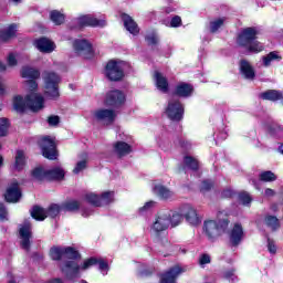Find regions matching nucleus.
<instances>
[{"label": "nucleus", "mask_w": 283, "mask_h": 283, "mask_svg": "<svg viewBox=\"0 0 283 283\" xmlns=\"http://www.w3.org/2000/svg\"><path fill=\"white\" fill-rule=\"evenodd\" d=\"M38 88L36 81H27L25 90L29 93L25 98L21 95L13 97V109L21 113L25 112V107H29L31 112H41L45 107V97L41 93H36Z\"/></svg>", "instance_id": "nucleus-1"}, {"label": "nucleus", "mask_w": 283, "mask_h": 283, "mask_svg": "<svg viewBox=\"0 0 283 283\" xmlns=\"http://www.w3.org/2000/svg\"><path fill=\"white\" fill-rule=\"evenodd\" d=\"M94 264H98V270L101 271L102 275H107V272L109 271V264H107L105 260L96 258L85 260L83 265L71 261L62 265V273L66 275L67 280H74V277H78V275H81V271H87V269H90V266H94Z\"/></svg>", "instance_id": "nucleus-2"}, {"label": "nucleus", "mask_w": 283, "mask_h": 283, "mask_svg": "<svg viewBox=\"0 0 283 283\" xmlns=\"http://www.w3.org/2000/svg\"><path fill=\"white\" fill-rule=\"evenodd\" d=\"M229 212L221 210L217 213V220H206L203 222V235L210 241L217 240L229 229Z\"/></svg>", "instance_id": "nucleus-3"}, {"label": "nucleus", "mask_w": 283, "mask_h": 283, "mask_svg": "<svg viewBox=\"0 0 283 283\" xmlns=\"http://www.w3.org/2000/svg\"><path fill=\"white\" fill-rule=\"evenodd\" d=\"M255 39H258V29L245 28L239 33L237 43L240 48H245L247 52L260 54L264 51V45Z\"/></svg>", "instance_id": "nucleus-4"}, {"label": "nucleus", "mask_w": 283, "mask_h": 283, "mask_svg": "<svg viewBox=\"0 0 283 283\" xmlns=\"http://www.w3.org/2000/svg\"><path fill=\"white\" fill-rule=\"evenodd\" d=\"M43 81H44V94L48 98H59V84L61 83V76L54 72H44L43 73Z\"/></svg>", "instance_id": "nucleus-5"}, {"label": "nucleus", "mask_w": 283, "mask_h": 283, "mask_svg": "<svg viewBox=\"0 0 283 283\" xmlns=\"http://www.w3.org/2000/svg\"><path fill=\"white\" fill-rule=\"evenodd\" d=\"M125 67H127L126 62L111 60L105 66L104 76H106L108 81H120L123 76H125Z\"/></svg>", "instance_id": "nucleus-6"}, {"label": "nucleus", "mask_w": 283, "mask_h": 283, "mask_svg": "<svg viewBox=\"0 0 283 283\" xmlns=\"http://www.w3.org/2000/svg\"><path fill=\"white\" fill-rule=\"evenodd\" d=\"M72 30H81V28H105L107 21L105 19H96L92 14L81 15L77 19L73 20Z\"/></svg>", "instance_id": "nucleus-7"}, {"label": "nucleus", "mask_w": 283, "mask_h": 283, "mask_svg": "<svg viewBox=\"0 0 283 283\" xmlns=\"http://www.w3.org/2000/svg\"><path fill=\"white\" fill-rule=\"evenodd\" d=\"M84 199L93 207H105L114 202V191H104L98 196L96 192H87Z\"/></svg>", "instance_id": "nucleus-8"}, {"label": "nucleus", "mask_w": 283, "mask_h": 283, "mask_svg": "<svg viewBox=\"0 0 283 283\" xmlns=\"http://www.w3.org/2000/svg\"><path fill=\"white\" fill-rule=\"evenodd\" d=\"M63 211V206L60 207L59 205H51L48 211L39 206H35L31 210V217L34 220L43 221L49 216L50 218H56L59 213Z\"/></svg>", "instance_id": "nucleus-9"}, {"label": "nucleus", "mask_w": 283, "mask_h": 283, "mask_svg": "<svg viewBox=\"0 0 283 283\" xmlns=\"http://www.w3.org/2000/svg\"><path fill=\"white\" fill-rule=\"evenodd\" d=\"M119 138H122V140L114 145L117 156H127L132 154L134 149V137H132V135L122 134L119 135Z\"/></svg>", "instance_id": "nucleus-10"}, {"label": "nucleus", "mask_w": 283, "mask_h": 283, "mask_svg": "<svg viewBox=\"0 0 283 283\" xmlns=\"http://www.w3.org/2000/svg\"><path fill=\"white\" fill-rule=\"evenodd\" d=\"M165 112L170 120H182V116H185V106H182L180 101L171 98L168 101Z\"/></svg>", "instance_id": "nucleus-11"}, {"label": "nucleus", "mask_w": 283, "mask_h": 283, "mask_svg": "<svg viewBox=\"0 0 283 283\" xmlns=\"http://www.w3.org/2000/svg\"><path fill=\"white\" fill-rule=\"evenodd\" d=\"M73 50L77 56H83V59H92V56H94V49L92 48V43L85 39L74 40Z\"/></svg>", "instance_id": "nucleus-12"}, {"label": "nucleus", "mask_w": 283, "mask_h": 283, "mask_svg": "<svg viewBox=\"0 0 283 283\" xmlns=\"http://www.w3.org/2000/svg\"><path fill=\"white\" fill-rule=\"evenodd\" d=\"M41 149L44 158H48L49 160H56L59 153H56V143L54 142V137H43L41 140Z\"/></svg>", "instance_id": "nucleus-13"}, {"label": "nucleus", "mask_w": 283, "mask_h": 283, "mask_svg": "<svg viewBox=\"0 0 283 283\" xmlns=\"http://www.w3.org/2000/svg\"><path fill=\"white\" fill-rule=\"evenodd\" d=\"M169 229V217L167 214H157L150 224V233L158 235Z\"/></svg>", "instance_id": "nucleus-14"}, {"label": "nucleus", "mask_w": 283, "mask_h": 283, "mask_svg": "<svg viewBox=\"0 0 283 283\" xmlns=\"http://www.w3.org/2000/svg\"><path fill=\"white\" fill-rule=\"evenodd\" d=\"M19 234L21 239V248L24 251H30V238H32V226L30 224L29 220L24 221V223L20 226Z\"/></svg>", "instance_id": "nucleus-15"}, {"label": "nucleus", "mask_w": 283, "mask_h": 283, "mask_svg": "<svg viewBox=\"0 0 283 283\" xmlns=\"http://www.w3.org/2000/svg\"><path fill=\"white\" fill-rule=\"evenodd\" d=\"M180 211L186 219V222L192 224V227H198V224H200V217H198V211L193 206L186 203L180 207Z\"/></svg>", "instance_id": "nucleus-16"}, {"label": "nucleus", "mask_w": 283, "mask_h": 283, "mask_svg": "<svg viewBox=\"0 0 283 283\" xmlns=\"http://www.w3.org/2000/svg\"><path fill=\"white\" fill-rule=\"evenodd\" d=\"M125 103V94L120 91H111L106 94L105 105L108 107H120Z\"/></svg>", "instance_id": "nucleus-17"}, {"label": "nucleus", "mask_w": 283, "mask_h": 283, "mask_svg": "<svg viewBox=\"0 0 283 283\" xmlns=\"http://www.w3.org/2000/svg\"><path fill=\"white\" fill-rule=\"evenodd\" d=\"M94 118L104 123V125H109L116 120V112L113 109H97L94 112Z\"/></svg>", "instance_id": "nucleus-18"}, {"label": "nucleus", "mask_w": 283, "mask_h": 283, "mask_svg": "<svg viewBox=\"0 0 283 283\" xmlns=\"http://www.w3.org/2000/svg\"><path fill=\"white\" fill-rule=\"evenodd\" d=\"M153 193H155V196H158V198H161V200H171V198L176 196V193L171 189L165 187L161 184L153 185Z\"/></svg>", "instance_id": "nucleus-19"}, {"label": "nucleus", "mask_w": 283, "mask_h": 283, "mask_svg": "<svg viewBox=\"0 0 283 283\" xmlns=\"http://www.w3.org/2000/svg\"><path fill=\"white\" fill-rule=\"evenodd\" d=\"M7 202H18L21 200V189H19V182L13 181L4 195Z\"/></svg>", "instance_id": "nucleus-20"}, {"label": "nucleus", "mask_w": 283, "mask_h": 283, "mask_svg": "<svg viewBox=\"0 0 283 283\" xmlns=\"http://www.w3.org/2000/svg\"><path fill=\"white\" fill-rule=\"evenodd\" d=\"M174 94L180 98H189L193 95V85L189 83H178L175 87Z\"/></svg>", "instance_id": "nucleus-21"}, {"label": "nucleus", "mask_w": 283, "mask_h": 283, "mask_svg": "<svg viewBox=\"0 0 283 283\" xmlns=\"http://www.w3.org/2000/svg\"><path fill=\"white\" fill-rule=\"evenodd\" d=\"M78 209H81V213H82L83 218H88V216H92L91 210H85V209L81 208V202H78L74 199H71L62 205L63 211H78Z\"/></svg>", "instance_id": "nucleus-22"}, {"label": "nucleus", "mask_w": 283, "mask_h": 283, "mask_svg": "<svg viewBox=\"0 0 283 283\" xmlns=\"http://www.w3.org/2000/svg\"><path fill=\"white\" fill-rule=\"evenodd\" d=\"M240 74L247 81H253L255 78V69L247 60L240 62Z\"/></svg>", "instance_id": "nucleus-23"}, {"label": "nucleus", "mask_w": 283, "mask_h": 283, "mask_svg": "<svg viewBox=\"0 0 283 283\" xmlns=\"http://www.w3.org/2000/svg\"><path fill=\"white\" fill-rule=\"evenodd\" d=\"M154 81L159 92H163V94H167L169 92V82L167 81V77L163 75V73L155 71Z\"/></svg>", "instance_id": "nucleus-24"}, {"label": "nucleus", "mask_w": 283, "mask_h": 283, "mask_svg": "<svg viewBox=\"0 0 283 283\" xmlns=\"http://www.w3.org/2000/svg\"><path fill=\"white\" fill-rule=\"evenodd\" d=\"M35 48L43 52L44 54H50L51 52H54V49L56 45H54V42L48 40L46 38L39 39L34 42Z\"/></svg>", "instance_id": "nucleus-25"}, {"label": "nucleus", "mask_w": 283, "mask_h": 283, "mask_svg": "<svg viewBox=\"0 0 283 283\" xmlns=\"http://www.w3.org/2000/svg\"><path fill=\"white\" fill-rule=\"evenodd\" d=\"M122 21H124V28H126L127 32L136 36L140 32V29L138 28V24L129 14H122Z\"/></svg>", "instance_id": "nucleus-26"}, {"label": "nucleus", "mask_w": 283, "mask_h": 283, "mask_svg": "<svg viewBox=\"0 0 283 283\" xmlns=\"http://www.w3.org/2000/svg\"><path fill=\"white\" fill-rule=\"evenodd\" d=\"M182 273L180 266H174L169 271L161 274L160 283H176V277Z\"/></svg>", "instance_id": "nucleus-27"}, {"label": "nucleus", "mask_w": 283, "mask_h": 283, "mask_svg": "<svg viewBox=\"0 0 283 283\" xmlns=\"http://www.w3.org/2000/svg\"><path fill=\"white\" fill-rule=\"evenodd\" d=\"M242 238H244V230L240 223H235L230 233V242L233 247H238L242 242Z\"/></svg>", "instance_id": "nucleus-28"}, {"label": "nucleus", "mask_w": 283, "mask_h": 283, "mask_svg": "<svg viewBox=\"0 0 283 283\" xmlns=\"http://www.w3.org/2000/svg\"><path fill=\"white\" fill-rule=\"evenodd\" d=\"M63 253H64V260H71V261H65L60 264L61 271H63V266L70 262H76L75 260H78L80 254L76 249L72 247H63Z\"/></svg>", "instance_id": "nucleus-29"}, {"label": "nucleus", "mask_w": 283, "mask_h": 283, "mask_svg": "<svg viewBox=\"0 0 283 283\" xmlns=\"http://www.w3.org/2000/svg\"><path fill=\"white\" fill-rule=\"evenodd\" d=\"M263 67H271L275 61H282V56L277 51H272L269 54L261 57Z\"/></svg>", "instance_id": "nucleus-30"}, {"label": "nucleus", "mask_w": 283, "mask_h": 283, "mask_svg": "<svg viewBox=\"0 0 283 283\" xmlns=\"http://www.w3.org/2000/svg\"><path fill=\"white\" fill-rule=\"evenodd\" d=\"M17 36V24H10L7 29L0 31V41H10Z\"/></svg>", "instance_id": "nucleus-31"}, {"label": "nucleus", "mask_w": 283, "mask_h": 283, "mask_svg": "<svg viewBox=\"0 0 283 283\" xmlns=\"http://www.w3.org/2000/svg\"><path fill=\"white\" fill-rule=\"evenodd\" d=\"M265 227H268V229H270V231H277V229H280L281 224H280V219H277V217L272 216V214H266L264 217L263 220Z\"/></svg>", "instance_id": "nucleus-32"}, {"label": "nucleus", "mask_w": 283, "mask_h": 283, "mask_svg": "<svg viewBox=\"0 0 283 283\" xmlns=\"http://www.w3.org/2000/svg\"><path fill=\"white\" fill-rule=\"evenodd\" d=\"M63 178H65V170L61 167L46 170V180H63Z\"/></svg>", "instance_id": "nucleus-33"}, {"label": "nucleus", "mask_w": 283, "mask_h": 283, "mask_svg": "<svg viewBox=\"0 0 283 283\" xmlns=\"http://www.w3.org/2000/svg\"><path fill=\"white\" fill-rule=\"evenodd\" d=\"M21 76L22 78H31L29 81H36V78L41 76V72H39L36 69L24 66L21 71Z\"/></svg>", "instance_id": "nucleus-34"}, {"label": "nucleus", "mask_w": 283, "mask_h": 283, "mask_svg": "<svg viewBox=\"0 0 283 283\" xmlns=\"http://www.w3.org/2000/svg\"><path fill=\"white\" fill-rule=\"evenodd\" d=\"M263 101H283V93L280 91H266L261 94Z\"/></svg>", "instance_id": "nucleus-35"}, {"label": "nucleus", "mask_w": 283, "mask_h": 283, "mask_svg": "<svg viewBox=\"0 0 283 283\" xmlns=\"http://www.w3.org/2000/svg\"><path fill=\"white\" fill-rule=\"evenodd\" d=\"M167 216L169 217V227H178V224H180L185 218L180 211V208L178 211H174Z\"/></svg>", "instance_id": "nucleus-36"}, {"label": "nucleus", "mask_w": 283, "mask_h": 283, "mask_svg": "<svg viewBox=\"0 0 283 283\" xmlns=\"http://www.w3.org/2000/svg\"><path fill=\"white\" fill-rule=\"evenodd\" d=\"M23 167H25V153L23 150H17L14 169H17V171H21Z\"/></svg>", "instance_id": "nucleus-37"}, {"label": "nucleus", "mask_w": 283, "mask_h": 283, "mask_svg": "<svg viewBox=\"0 0 283 283\" xmlns=\"http://www.w3.org/2000/svg\"><path fill=\"white\" fill-rule=\"evenodd\" d=\"M227 23V18H216L212 21H210V32L216 33L220 30Z\"/></svg>", "instance_id": "nucleus-38"}, {"label": "nucleus", "mask_w": 283, "mask_h": 283, "mask_svg": "<svg viewBox=\"0 0 283 283\" xmlns=\"http://www.w3.org/2000/svg\"><path fill=\"white\" fill-rule=\"evenodd\" d=\"M50 258L55 261L65 260V254L63 253V247L51 248Z\"/></svg>", "instance_id": "nucleus-39"}, {"label": "nucleus", "mask_w": 283, "mask_h": 283, "mask_svg": "<svg viewBox=\"0 0 283 283\" xmlns=\"http://www.w3.org/2000/svg\"><path fill=\"white\" fill-rule=\"evenodd\" d=\"M184 165L188 169H191L192 171H198L199 164H198V160L193 157L186 156L184 158Z\"/></svg>", "instance_id": "nucleus-40"}, {"label": "nucleus", "mask_w": 283, "mask_h": 283, "mask_svg": "<svg viewBox=\"0 0 283 283\" xmlns=\"http://www.w3.org/2000/svg\"><path fill=\"white\" fill-rule=\"evenodd\" d=\"M32 177L35 178V180H48V170L38 167L33 169Z\"/></svg>", "instance_id": "nucleus-41"}, {"label": "nucleus", "mask_w": 283, "mask_h": 283, "mask_svg": "<svg viewBox=\"0 0 283 283\" xmlns=\"http://www.w3.org/2000/svg\"><path fill=\"white\" fill-rule=\"evenodd\" d=\"M269 132L274 138H283V127L277 124L270 126Z\"/></svg>", "instance_id": "nucleus-42"}, {"label": "nucleus", "mask_w": 283, "mask_h": 283, "mask_svg": "<svg viewBox=\"0 0 283 283\" xmlns=\"http://www.w3.org/2000/svg\"><path fill=\"white\" fill-rule=\"evenodd\" d=\"M260 180H262L263 182H273L277 180V176H275L273 171L268 170L260 174Z\"/></svg>", "instance_id": "nucleus-43"}, {"label": "nucleus", "mask_w": 283, "mask_h": 283, "mask_svg": "<svg viewBox=\"0 0 283 283\" xmlns=\"http://www.w3.org/2000/svg\"><path fill=\"white\" fill-rule=\"evenodd\" d=\"M50 17H51V21H53V23H55V25H61V23H63V21H65V15H63L59 11H51Z\"/></svg>", "instance_id": "nucleus-44"}, {"label": "nucleus", "mask_w": 283, "mask_h": 283, "mask_svg": "<svg viewBox=\"0 0 283 283\" xmlns=\"http://www.w3.org/2000/svg\"><path fill=\"white\" fill-rule=\"evenodd\" d=\"M154 207H156L155 201H147L143 207L138 209L139 216H145V213H147V211H151Z\"/></svg>", "instance_id": "nucleus-45"}, {"label": "nucleus", "mask_w": 283, "mask_h": 283, "mask_svg": "<svg viewBox=\"0 0 283 283\" xmlns=\"http://www.w3.org/2000/svg\"><path fill=\"white\" fill-rule=\"evenodd\" d=\"M10 123L7 118H0V136H6L8 134V128Z\"/></svg>", "instance_id": "nucleus-46"}, {"label": "nucleus", "mask_w": 283, "mask_h": 283, "mask_svg": "<svg viewBox=\"0 0 283 283\" xmlns=\"http://www.w3.org/2000/svg\"><path fill=\"white\" fill-rule=\"evenodd\" d=\"M251 195L249 192H241L239 193V202H242L244 206H249L252 202Z\"/></svg>", "instance_id": "nucleus-47"}, {"label": "nucleus", "mask_w": 283, "mask_h": 283, "mask_svg": "<svg viewBox=\"0 0 283 283\" xmlns=\"http://www.w3.org/2000/svg\"><path fill=\"white\" fill-rule=\"evenodd\" d=\"M224 280H228L229 282H235L238 280V276H235V270H228L223 273Z\"/></svg>", "instance_id": "nucleus-48"}, {"label": "nucleus", "mask_w": 283, "mask_h": 283, "mask_svg": "<svg viewBox=\"0 0 283 283\" xmlns=\"http://www.w3.org/2000/svg\"><path fill=\"white\" fill-rule=\"evenodd\" d=\"M87 167V161L85 160H81L76 164L75 168L73 169V174H81V171H83L84 169H86Z\"/></svg>", "instance_id": "nucleus-49"}, {"label": "nucleus", "mask_w": 283, "mask_h": 283, "mask_svg": "<svg viewBox=\"0 0 283 283\" xmlns=\"http://www.w3.org/2000/svg\"><path fill=\"white\" fill-rule=\"evenodd\" d=\"M17 59H19V55L17 53H10L7 57V63L10 67H14L17 65Z\"/></svg>", "instance_id": "nucleus-50"}, {"label": "nucleus", "mask_w": 283, "mask_h": 283, "mask_svg": "<svg viewBox=\"0 0 283 283\" xmlns=\"http://www.w3.org/2000/svg\"><path fill=\"white\" fill-rule=\"evenodd\" d=\"M146 41L147 43H149V45H156V43H158V34H156V32H153L146 35Z\"/></svg>", "instance_id": "nucleus-51"}, {"label": "nucleus", "mask_w": 283, "mask_h": 283, "mask_svg": "<svg viewBox=\"0 0 283 283\" xmlns=\"http://www.w3.org/2000/svg\"><path fill=\"white\" fill-rule=\"evenodd\" d=\"M268 251L275 255L277 253V247L275 245V241L268 239Z\"/></svg>", "instance_id": "nucleus-52"}, {"label": "nucleus", "mask_w": 283, "mask_h": 283, "mask_svg": "<svg viewBox=\"0 0 283 283\" xmlns=\"http://www.w3.org/2000/svg\"><path fill=\"white\" fill-rule=\"evenodd\" d=\"M181 25H182V19H180V17L175 15L170 20V28H180Z\"/></svg>", "instance_id": "nucleus-53"}, {"label": "nucleus", "mask_w": 283, "mask_h": 283, "mask_svg": "<svg viewBox=\"0 0 283 283\" xmlns=\"http://www.w3.org/2000/svg\"><path fill=\"white\" fill-rule=\"evenodd\" d=\"M213 187V181L211 180H203L201 182V191H209Z\"/></svg>", "instance_id": "nucleus-54"}, {"label": "nucleus", "mask_w": 283, "mask_h": 283, "mask_svg": "<svg viewBox=\"0 0 283 283\" xmlns=\"http://www.w3.org/2000/svg\"><path fill=\"white\" fill-rule=\"evenodd\" d=\"M233 196H235V192L231 188L224 189L221 192V198H233Z\"/></svg>", "instance_id": "nucleus-55"}, {"label": "nucleus", "mask_w": 283, "mask_h": 283, "mask_svg": "<svg viewBox=\"0 0 283 283\" xmlns=\"http://www.w3.org/2000/svg\"><path fill=\"white\" fill-rule=\"evenodd\" d=\"M59 122H60V119H59V116H56V115L50 116L48 119L49 125H51L52 127H56Z\"/></svg>", "instance_id": "nucleus-56"}, {"label": "nucleus", "mask_w": 283, "mask_h": 283, "mask_svg": "<svg viewBox=\"0 0 283 283\" xmlns=\"http://www.w3.org/2000/svg\"><path fill=\"white\" fill-rule=\"evenodd\" d=\"M8 216V211L6 210V206L3 203H0V220H6Z\"/></svg>", "instance_id": "nucleus-57"}, {"label": "nucleus", "mask_w": 283, "mask_h": 283, "mask_svg": "<svg viewBox=\"0 0 283 283\" xmlns=\"http://www.w3.org/2000/svg\"><path fill=\"white\" fill-rule=\"evenodd\" d=\"M228 133L227 130H219V134L217 135V140H227Z\"/></svg>", "instance_id": "nucleus-58"}, {"label": "nucleus", "mask_w": 283, "mask_h": 283, "mask_svg": "<svg viewBox=\"0 0 283 283\" xmlns=\"http://www.w3.org/2000/svg\"><path fill=\"white\" fill-rule=\"evenodd\" d=\"M211 262V256L209 254H203L200 258V264H209Z\"/></svg>", "instance_id": "nucleus-59"}, {"label": "nucleus", "mask_w": 283, "mask_h": 283, "mask_svg": "<svg viewBox=\"0 0 283 283\" xmlns=\"http://www.w3.org/2000/svg\"><path fill=\"white\" fill-rule=\"evenodd\" d=\"M265 196L268 197L275 196V190L271 188L265 189Z\"/></svg>", "instance_id": "nucleus-60"}, {"label": "nucleus", "mask_w": 283, "mask_h": 283, "mask_svg": "<svg viewBox=\"0 0 283 283\" xmlns=\"http://www.w3.org/2000/svg\"><path fill=\"white\" fill-rule=\"evenodd\" d=\"M2 94H6V87L3 86V82L0 80V96H2Z\"/></svg>", "instance_id": "nucleus-61"}, {"label": "nucleus", "mask_w": 283, "mask_h": 283, "mask_svg": "<svg viewBox=\"0 0 283 283\" xmlns=\"http://www.w3.org/2000/svg\"><path fill=\"white\" fill-rule=\"evenodd\" d=\"M0 72H6V64L0 62Z\"/></svg>", "instance_id": "nucleus-62"}, {"label": "nucleus", "mask_w": 283, "mask_h": 283, "mask_svg": "<svg viewBox=\"0 0 283 283\" xmlns=\"http://www.w3.org/2000/svg\"><path fill=\"white\" fill-rule=\"evenodd\" d=\"M279 151H280V154L283 155V144H281V145L279 146Z\"/></svg>", "instance_id": "nucleus-63"}, {"label": "nucleus", "mask_w": 283, "mask_h": 283, "mask_svg": "<svg viewBox=\"0 0 283 283\" xmlns=\"http://www.w3.org/2000/svg\"><path fill=\"white\" fill-rule=\"evenodd\" d=\"M140 275H142V276H145V275H149V273H147V272H145V271H142V272H140Z\"/></svg>", "instance_id": "nucleus-64"}]
</instances>
